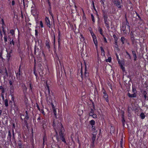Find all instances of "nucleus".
<instances>
[{
	"instance_id": "1",
	"label": "nucleus",
	"mask_w": 148,
	"mask_h": 148,
	"mask_svg": "<svg viewBox=\"0 0 148 148\" xmlns=\"http://www.w3.org/2000/svg\"><path fill=\"white\" fill-rule=\"evenodd\" d=\"M60 125L59 129V130L60 138L62 141L64 143L66 144V142L65 138V134L64 133V130L62 124H59Z\"/></svg>"
},
{
	"instance_id": "2",
	"label": "nucleus",
	"mask_w": 148,
	"mask_h": 148,
	"mask_svg": "<svg viewBox=\"0 0 148 148\" xmlns=\"http://www.w3.org/2000/svg\"><path fill=\"white\" fill-rule=\"evenodd\" d=\"M50 94H48V96L47 97V102L49 103L51 105V106H53L54 105L53 104V103L55 102V101L51 96Z\"/></svg>"
},
{
	"instance_id": "3",
	"label": "nucleus",
	"mask_w": 148,
	"mask_h": 148,
	"mask_svg": "<svg viewBox=\"0 0 148 148\" xmlns=\"http://www.w3.org/2000/svg\"><path fill=\"white\" fill-rule=\"evenodd\" d=\"M112 2L119 8H121V2L119 0H112Z\"/></svg>"
},
{
	"instance_id": "4",
	"label": "nucleus",
	"mask_w": 148,
	"mask_h": 148,
	"mask_svg": "<svg viewBox=\"0 0 148 148\" xmlns=\"http://www.w3.org/2000/svg\"><path fill=\"white\" fill-rule=\"evenodd\" d=\"M97 131L96 132H93L92 134V143L93 145L94 144V142L96 139V135L97 134Z\"/></svg>"
},
{
	"instance_id": "5",
	"label": "nucleus",
	"mask_w": 148,
	"mask_h": 148,
	"mask_svg": "<svg viewBox=\"0 0 148 148\" xmlns=\"http://www.w3.org/2000/svg\"><path fill=\"white\" fill-rule=\"evenodd\" d=\"M103 93L104 94V95H103V98L105 99L106 101L107 102H108L109 101L108 99V96L107 94L106 93L105 90H104V89H103Z\"/></svg>"
},
{
	"instance_id": "6",
	"label": "nucleus",
	"mask_w": 148,
	"mask_h": 148,
	"mask_svg": "<svg viewBox=\"0 0 148 148\" xmlns=\"http://www.w3.org/2000/svg\"><path fill=\"white\" fill-rule=\"evenodd\" d=\"M45 20L46 24H47V26L49 28H50L51 24L50 23V22L49 20V18L47 17H46Z\"/></svg>"
},
{
	"instance_id": "7",
	"label": "nucleus",
	"mask_w": 148,
	"mask_h": 148,
	"mask_svg": "<svg viewBox=\"0 0 148 148\" xmlns=\"http://www.w3.org/2000/svg\"><path fill=\"white\" fill-rule=\"evenodd\" d=\"M11 136L12 134L11 131L10 130H9L8 132V136L7 137V139L8 140H9V141L11 142H12L11 140Z\"/></svg>"
},
{
	"instance_id": "8",
	"label": "nucleus",
	"mask_w": 148,
	"mask_h": 148,
	"mask_svg": "<svg viewBox=\"0 0 148 148\" xmlns=\"http://www.w3.org/2000/svg\"><path fill=\"white\" fill-rule=\"evenodd\" d=\"M104 23L105 24L107 28L108 29H109L110 28L108 20H104Z\"/></svg>"
},
{
	"instance_id": "9",
	"label": "nucleus",
	"mask_w": 148,
	"mask_h": 148,
	"mask_svg": "<svg viewBox=\"0 0 148 148\" xmlns=\"http://www.w3.org/2000/svg\"><path fill=\"white\" fill-rule=\"evenodd\" d=\"M122 30L124 33H125L126 32V25L124 23H123L122 25Z\"/></svg>"
},
{
	"instance_id": "10",
	"label": "nucleus",
	"mask_w": 148,
	"mask_h": 148,
	"mask_svg": "<svg viewBox=\"0 0 148 148\" xmlns=\"http://www.w3.org/2000/svg\"><path fill=\"white\" fill-rule=\"evenodd\" d=\"M32 14L34 16H36L38 15L37 12L36 10H32L31 11Z\"/></svg>"
},
{
	"instance_id": "11",
	"label": "nucleus",
	"mask_w": 148,
	"mask_h": 148,
	"mask_svg": "<svg viewBox=\"0 0 148 148\" xmlns=\"http://www.w3.org/2000/svg\"><path fill=\"white\" fill-rule=\"evenodd\" d=\"M128 96L129 97H136V94L135 93L133 94H131L130 93H128L127 94Z\"/></svg>"
},
{
	"instance_id": "12",
	"label": "nucleus",
	"mask_w": 148,
	"mask_h": 148,
	"mask_svg": "<svg viewBox=\"0 0 148 148\" xmlns=\"http://www.w3.org/2000/svg\"><path fill=\"white\" fill-rule=\"evenodd\" d=\"M52 106V109L53 110V113H54V116H55V117H56L57 116V113H56V109L55 108V107L54 105L53 106Z\"/></svg>"
},
{
	"instance_id": "13",
	"label": "nucleus",
	"mask_w": 148,
	"mask_h": 148,
	"mask_svg": "<svg viewBox=\"0 0 148 148\" xmlns=\"http://www.w3.org/2000/svg\"><path fill=\"white\" fill-rule=\"evenodd\" d=\"M87 70L86 69V66H85V69L84 75L85 77L88 79V76L89 73L88 72H87Z\"/></svg>"
},
{
	"instance_id": "14",
	"label": "nucleus",
	"mask_w": 148,
	"mask_h": 148,
	"mask_svg": "<svg viewBox=\"0 0 148 148\" xmlns=\"http://www.w3.org/2000/svg\"><path fill=\"white\" fill-rule=\"evenodd\" d=\"M132 53L133 56L134 60L136 61V60L137 56L135 51H132Z\"/></svg>"
},
{
	"instance_id": "15",
	"label": "nucleus",
	"mask_w": 148,
	"mask_h": 148,
	"mask_svg": "<svg viewBox=\"0 0 148 148\" xmlns=\"http://www.w3.org/2000/svg\"><path fill=\"white\" fill-rule=\"evenodd\" d=\"M89 123L92 125H95V122L94 120H92L90 121L89 122Z\"/></svg>"
},
{
	"instance_id": "16",
	"label": "nucleus",
	"mask_w": 148,
	"mask_h": 148,
	"mask_svg": "<svg viewBox=\"0 0 148 148\" xmlns=\"http://www.w3.org/2000/svg\"><path fill=\"white\" fill-rule=\"evenodd\" d=\"M126 53L127 54V55L125 57L129 59H131V57L130 54L127 51L126 52Z\"/></svg>"
},
{
	"instance_id": "17",
	"label": "nucleus",
	"mask_w": 148,
	"mask_h": 148,
	"mask_svg": "<svg viewBox=\"0 0 148 148\" xmlns=\"http://www.w3.org/2000/svg\"><path fill=\"white\" fill-rule=\"evenodd\" d=\"M98 29L99 30V32L100 33V34L103 36H104V35L102 33V28L100 27H99L98 28Z\"/></svg>"
},
{
	"instance_id": "18",
	"label": "nucleus",
	"mask_w": 148,
	"mask_h": 148,
	"mask_svg": "<svg viewBox=\"0 0 148 148\" xmlns=\"http://www.w3.org/2000/svg\"><path fill=\"white\" fill-rule=\"evenodd\" d=\"M140 117L142 119H143L145 117V115L143 112H141L140 115Z\"/></svg>"
},
{
	"instance_id": "19",
	"label": "nucleus",
	"mask_w": 148,
	"mask_h": 148,
	"mask_svg": "<svg viewBox=\"0 0 148 148\" xmlns=\"http://www.w3.org/2000/svg\"><path fill=\"white\" fill-rule=\"evenodd\" d=\"M46 46L47 47L48 49H49L50 47L49 45V42L47 41H46L45 42Z\"/></svg>"
},
{
	"instance_id": "20",
	"label": "nucleus",
	"mask_w": 148,
	"mask_h": 148,
	"mask_svg": "<svg viewBox=\"0 0 148 148\" xmlns=\"http://www.w3.org/2000/svg\"><path fill=\"white\" fill-rule=\"evenodd\" d=\"M94 110L92 109H91L90 112L89 113V115L91 116L94 114Z\"/></svg>"
},
{
	"instance_id": "21",
	"label": "nucleus",
	"mask_w": 148,
	"mask_h": 148,
	"mask_svg": "<svg viewBox=\"0 0 148 148\" xmlns=\"http://www.w3.org/2000/svg\"><path fill=\"white\" fill-rule=\"evenodd\" d=\"M10 45H12L13 46L15 45V42L14 41L13 38H12L10 42Z\"/></svg>"
},
{
	"instance_id": "22",
	"label": "nucleus",
	"mask_w": 148,
	"mask_h": 148,
	"mask_svg": "<svg viewBox=\"0 0 148 148\" xmlns=\"http://www.w3.org/2000/svg\"><path fill=\"white\" fill-rule=\"evenodd\" d=\"M94 42L96 46L97 45V40L96 37H95L94 38H93Z\"/></svg>"
},
{
	"instance_id": "23",
	"label": "nucleus",
	"mask_w": 148,
	"mask_h": 148,
	"mask_svg": "<svg viewBox=\"0 0 148 148\" xmlns=\"http://www.w3.org/2000/svg\"><path fill=\"white\" fill-rule=\"evenodd\" d=\"M16 77L17 79L21 80V74H16Z\"/></svg>"
},
{
	"instance_id": "24",
	"label": "nucleus",
	"mask_w": 148,
	"mask_h": 148,
	"mask_svg": "<svg viewBox=\"0 0 148 148\" xmlns=\"http://www.w3.org/2000/svg\"><path fill=\"white\" fill-rule=\"evenodd\" d=\"M11 53V52H10V53H8V55L7 56V59L8 61H9L10 59V57L11 56H10V53Z\"/></svg>"
},
{
	"instance_id": "25",
	"label": "nucleus",
	"mask_w": 148,
	"mask_h": 148,
	"mask_svg": "<svg viewBox=\"0 0 148 148\" xmlns=\"http://www.w3.org/2000/svg\"><path fill=\"white\" fill-rule=\"evenodd\" d=\"M8 100L7 99H5L4 100L5 105L6 107H8Z\"/></svg>"
},
{
	"instance_id": "26",
	"label": "nucleus",
	"mask_w": 148,
	"mask_h": 148,
	"mask_svg": "<svg viewBox=\"0 0 148 148\" xmlns=\"http://www.w3.org/2000/svg\"><path fill=\"white\" fill-rule=\"evenodd\" d=\"M91 131L93 132H96L97 131H96L95 127L94 125L92 126L91 127Z\"/></svg>"
},
{
	"instance_id": "27",
	"label": "nucleus",
	"mask_w": 148,
	"mask_h": 148,
	"mask_svg": "<svg viewBox=\"0 0 148 148\" xmlns=\"http://www.w3.org/2000/svg\"><path fill=\"white\" fill-rule=\"evenodd\" d=\"M121 41L122 42L123 44H124L125 43V39L124 37H122L121 38Z\"/></svg>"
},
{
	"instance_id": "28",
	"label": "nucleus",
	"mask_w": 148,
	"mask_h": 148,
	"mask_svg": "<svg viewBox=\"0 0 148 148\" xmlns=\"http://www.w3.org/2000/svg\"><path fill=\"white\" fill-rule=\"evenodd\" d=\"M0 90H1V93H4L5 88L2 86H0Z\"/></svg>"
},
{
	"instance_id": "29",
	"label": "nucleus",
	"mask_w": 148,
	"mask_h": 148,
	"mask_svg": "<svg viewBox=\"0 0 148 148\" xmlns=\"http://www.w3.org/2000/svg\"><path fill=\"white\" fill-rule=\"evenodd\" d=\"M46 88L47 89V92L48 93V94H50V90L49 89V86L47 84V85Z\"/></svg>"
},
{
	"instance_id": "30",
	"label": "nucleus",
	"mask_w": 148,
	"mask_h": 148,
	"mask_svg": "<svg viewBox=\"0 0 148 148\" xmlns=\"http://www.w3.org/2000/svg\"><path fill=\"white\" fill-rule=\"evenodd\" d=\"M118 63L121 66V64H124V60H121H121L119 61V62H118Z\"/></svg>"
},
{
	"instance_id": "31",
	"label": "nucleus",
	"mask_w": 148,
	"mask_h": 148,
	"mask_svg": "<svg viewBox=\"0 0 148 148\" xmlns=\"http://www.w3.org/2000/svg\"><path fill=\"white\" fill-rule=\"evenodd\" d=\"M25 119H27V120L29 119V118L28 114L27 111H26V114H25Z\"/></svg>"
},
{
	"instance_id": "32",
	"label": "nucleus",
	"mask_w": 148,
	"mask_h": 148,
	"mask_svg": "<svg viewBox=\"0 0 148 148\" xmlns=\"http://www.w3.org/2000/svg\"><path fill=\"white\" fill-rule=\"evenodd\" d=\"M111 58L110 57H108V59H106V62H110L111 61Z\"/></svg>"
},
{
	"instance_id": "33",
	"label": "nucleus",
	"mask_w": 148,
	"mask_h": 148,
	"mask_svg": "<svg viewBox=\"0 0 148 148\" xmlns=\"http://www.w3.org/2000/svg\"><path fill=\"white\" fill-rule=\"evenodd\" d=\"M18 145L20 148H21L22 147V144L20 140L18 141Z\"/></svg>"
},
{
	"instance_id": "34",
	"label": "nucleus",
	"mask_w": 148,
	"mask_h": 148,
	"mask_svg": "<svg viewBox=\"0 0 148 148\" xmlns=\"http://www.w3.org/2000/svg\"><path fill=\"white\" fill-rule=\"evenodd\" d=\"M5 42H6L7 41L8 37L6 35H4L3 38Z\"/></svg>"
},
{
	"instance_id": "35",
	"label": "nucleus",
	"mask_w": 148,
	"mask_h": 148,
	"mask_svg": "<svg viewBox=\"0 0 148 148\" xmlns=\"http://www.w3.org/2000/svg\"><path fill=\"white\" fill-rule=\"evenodd\" d=\"M143 94L144 95V98L145 99H146V98L147 97V96L146 95L147 94V93L145 91H143Z\"/></svg>"
},
{
	"instance_id": "36",
	"label": "nucleus",
	"mask_w": 148,
	"mask_h": 148,
	"mask_svg": "<svg viewBox=\"0 0 148 148\" xmlns=\"http://www.w3.org/2000/svg\"><path fill=\"white\" fill-rule=\"evenodd\" d=\"M91 17L92 21L94 23L95 22V19L94 16L92 14H91Z\"/></svg>"
},
{
	"instance_id": "37",
	"label": "nucleus",
	"mask_w": 148,
	"mask_h": 148,
	"mask_svg": "<svg viewBox=\"0 0 148 148\" xmlns=\"http://www.w3.org/2000/svg\"><path fill=\"white\" fill-rule=\"evenodd\" d=\"M122 123H125V120L124 118V115L123 114L122 116Z\"/></svg>"
},
{
	"instance_id": "38",
	"label": "nucleus",
	"mask_w": 148,
	"mask_h": 148,
	"mask_svg": "<svg viewBox=\"0 0 148 148\" xmlns=\"http://www.w3.org/2000/svg\"><path fill=\"white\" fill-rule=\"evenodd\" d=\"M103 17L104 19V20H108V16L107 14L106 15L103 16Z\"/></svg>"
},
{
	"instance_id": "39",
	"label": "nucleus",
	"mask_w": 148,
	"mask_h": 148,
	"mask_svg": "<svg viewBox=\"0 0 148 148\" xmlns=\"http://www.w3.org/2000/svg\"><path fill=\"white\" fill-rule=\"evenodd\" d=\"M113 37L114 39V40H118V38L115 34H114L113 36Z\"/></svg>"
},
{
	"instance_id": "40",
	"label": "nucleus",
	"mask_w": 148,
	"mask_h": 148,
	"mask_svg": "<svg viewBox=\"0 0 148 148\" xmlns=\"http://www.w3.org/2000/svg\"><path fill=\"white\" fill-rule=\"evenodd\" d=\"M100 49H101V52L102 53H103V55H104L105 52V51H104V50L103 49V47H100Z\"/></svg>"
},
{
	"instance_id": "41",
	"label": "nucleus",
	"mask_w": 148,
	"mask_h": 148,
	"mask_svg": "<svg viewBox=\"0 0 148 148\" xmlns=\"http://www.w3.org/2000/svg\"><path fill=\"white\" fill-rule=\"evenodd\" d=\"M102 16H103L106 15H107V13L104 10H102Z\"/></svg>"
},
{
	"instance_id": "42",
	"label": "nucleus",
	"mask_w": 148,
	"mask_h": 148,
	"mask_svg": "<svg viewBox=\"0 0 148 148\" xmlns=\"http://www.w3.org/2000/svg\"><path fill=\"white\" fill-rule=\"evenodd\" d=\"M123 64H121L120 66L121 69H122L123 71H125V67L123 66Z\"/></svg>"
},
{
	"instance_id": "43",
	"label": "nucleus",
	"mask_w": 148,
	"mask_h": 148,
	"mask_svg": "<svg viewBox=\"0 0 148 148\" xmlns=\"http://www.w3.org/2000/svg\"><path fill=\"white\" fill-rule=\"evenodd\" d=\"M136 14L137 16H138V18H139V20H140L141 21H143V19H141V18L140 17V16L137 13H136Z\"/></svg>"
},
{
	"instance_id": "44",
	"label": "nucleus",
	"mask_w": 148,
	"mask_h": 148,
	"mask_svg": "<svg viewBox=\"0 0 148 148\" xmlns=\"http://www.w3.org/2000/svg\"><path fill=\"white\" fill-rule=\"evenodd\" d=\"M34 55H36V45H35L34 47Z\"/></svg>"
},
{
	"instance_id": "45",
	"label": "nucleus",
	"mask_w": 148,
	"mask_h": 148,
	"mask_svg": "<svg viewBox=\"0 0 148 148\" xmlns=\"http://www.w3.org/2000/svg\"><path fill=\"white\" fill-rule=\"evenodd\" d=\"M91 116H92L94 118H96L97 117V115L95 114H93Z\"/></svg>"
},
{
	"instance_id": "46",
	"label": "nucleus",
	"mask_w": 148,
	"mask_h": 148,
	"mask_svg": "<svg viewBox=\"0 0 148 148\" xmlns=\"http://www.w3.org/2000/svg\"><path fill=\"white\" fill-rule=\"evenodd\" d=\"M10 33L13 35L14 34V31L13 29H11L10 31Z\"/></svg>"
},
{
	"instance_id": "47",
	"label": "nucleus",
	"mask_w": 148,
	"mask_h": 148,
	"mask_svg": "<svg viewBox=\"0 0 148 148\" xmlns=\"http://www.w3.org/2000/svg\"><path fill=\"white\" fill-rule=\"evenodd\" d=\"M132 92L134 93H135L136 92V90L135 88H132Z\"/></svg>"
},
{
	"instance_id": "48",
	"label": "nucleus",
	"mask_w": 148,
	"mask_h": 148,
	"mask_svg": "<svg viewBox=\"0 0 148 148\" xmlns=\"http://www.w3.org/2000/svg\"><path fill=\"white\" fill-rule=\"evenodd\" d=\"M2 28H3V29H2V31H3V32L4 34V35H6V31H5V29H4L3 28V27Z\"/></svg>"
},
{
	"instance_id": "49",
	"label": "nucleus",
	"mask_w": 148,
	"mask_h": 148,
	"mask_svg": "<svg viewBox=\"0 0 148 148\" xmlns=\"http://www.w3.org/2000/svg\"><path fill=\"white\" fill-rule=\"evenodd\" d=\"M129 23L128 21H127V22H126V24H125L126 25H127L128 27L129 28V30H130V26L129 25Z\"/></svg>"
},
{
	"instance_id": "50",
	"label": "nucleus",
	"mask_w": 148,
	"mask_h": 148,
	"mask_svg": "<svg viewBox=\"0 0 148 148\" xmlns=\"http://www.w3.org/2000/svg\"><path fill=\"white\" fill-rule=\"evenodd\" d=\"M40 27L41 28H42L43 27V23H42V21H40Z\"/></svg>"
},
{
	"instance_id": "51",
	"label": "nucleus",
	"mask_w": 148,
	"mask_h": 148,
	"mask_svg": "<svg viewBox=\"0 0 148 148\" xmlns=\"http://www.w3.org/2000/svg\"><path fill=\"white\" fill-rule=\"evenodd\" d=\"M4 93H1V97L2 98V99L3 100H4Z\"/></svg>"
},
{
	"instance_id": "52",
	"label": "nucleus",
	"mask_w": 148,
	"mask_h": 148,
	"mask_svg": "<svg viewBox=\"0 0 148 148\" xmlns=\"http://www.w3.org/2000/svg\"><path fill=\"white\" fill-rule=\"evenodd\" d=\"M60 31L58 32V38L59 40H60Z\"/></svg>"
},
{
	"instance_id": "53",
	"label": "nucleus",
	"mask_w": 148,
	"mask_h": 148,
	"mask_svg": "<svg viewBox=\"0 0 148 148\" xmlns=\"http://www.w3.org/2000/svg\"><path fill=\"white\" fill-rule=\"evenodd\" d=\"M2 53H3V51H1V52H0V58H1L3 59V58L2 57Z\"/></svg>"
},
{
	"instance_id": "54",
	"label": "nucleus",
	"mask_w": 148,
	"mask_h": 148,
	"mask_svg": "<svg viewBox=\"0 0 148 148\" xmlns=\"http://www.w3.org/2000/svg\"><path fill=\"white\" fill-rule=\"evenodd\" d=\"M29 87H30L29 90H31V91L32 92V88L31 84V83H30L29 84Z\"/></svg>"
},
{
	"instance_id": "55",
	"label": "nucleus",
	"mask_w": 148,
	"mask_h": 148,
	"mask_svg": "<svg viewBox=\"0 0 148 148\" xmlns=\"http://www.w3.org/2000/svg\"><path fill=\"white\" fill-rule=\"evenodd\" d=\"M1 22H2V25H5V23H4V20H3V19H1Z\"/></svg>"
},
{
	"instance_id": "56",
	"label": "nucleus",
	"mask_w": 148,
	"mask_h": 148,
	"mask_svg": "<svg viewBox=\"0 0 148 148\" xmlns=\"http://www.w3.org/2000/svg\"><path fill=\"white\" fill-rule=\"evenodd\" d=\"M80 38V41L81 42H83L84 40V37H82V38Z\"/></svg>"
},
{
	"instance_id": "57",
	"label": "nucleus",
	"mask_w": 148,
	"mask_h": 148,
	"mask_svg": "<svg viewBox=\"0 0 148 148\" xmlns=\"http://www.w3.org/2000/svg\"><path fill=\"white\" fill-rule=\"evenodd\" d=\"M38 31L37 29L35 30V35L36 36H38Z\"/></svg>"
},
{
	"instance_id": "58",
	"label": "nucleus",
	"mask_w": 148,
	"mask_h": 148,
	"mask_svg": "<svg viewBox=\"0 0 148 148\" xmlns=\"http://www.w3.org/2000/svg\"><path fill=\"white\" fill-rule=\"evenodd\" d=\"M5 73H6V76L7 77H8V74L7 72V71L6 70V69H5Z\"/></svg>"
},
{
	"instance_id": "59",
	"label": "nucleus",
	"mask_w": 148,
	"mask_h": 148,
	"mask_svg": "<svg viewBox=\"0 0 148 148\" xmlns=\"http://www.w3.org/2000/svg\"><path fill=\"white\" fill-rule=\"evenodd\" d=\"M42 123L43 124V125L46 124V121L45 120H43L42 121Z\"/></svg>"
},
{
	"instance_id": "60",
	"label": "nucleus",
	"mask_w": 148,
	"mask_h": 148,
	"mask_svg": "<svg viewBox=\"0 0 148 148\" xmlns=\"http://www.w3.org/2000/svg\"><path fill=\"white\" fill-rule=\"evenodd\" d=\"M123 138H121L120 141V145H123Z\"/></svg>"
},
{
	"instance_id": "61",
	"label": "nucleus",
	"mask_w": 148,
	"mask_h": 148,
	"mask_svg": "<svg viewBox=\"0 0 148 148\" xmlns=\"http://www.w3.org/2000/svg\"><path fill=\"white\" fill-rule=\"evenodd\" d=\"M103 39H104V42L106 43H107V41L106 38L104 37V36H103Z\"/></svg>"
},
{
	"instance_id": "62",
	"label": "nucleus",
	"mask_w": 148,
	"mask_h": 148,
	"mask_svg": "<svg viewBox=\"0 0 148 148\" xmlns=\"http://www.w3.org/2000/svg\"><path fill=\"white\" fill-rule=\"evenodd\" d=\"M15 4V1L14 0H13L12 1V6H14Z\"/></svg>"
},
{
	"instance_id": "63",
	"label": "nucleus",
	"mask_w": 148,
	"mask_h": 148,
	"mask_svg": "<svg viewBox=\"0 0 148 148\" xmlns=\"http://www.w3.org/2000/svg\"><path fill=\"white\" fill-rule=\"evenodd\" d=\"M36 107L37 108L38 110L39 111H40V109L39 106L37 103H36Z\"/></svg>"
},
{
	"instance_id": "64",
	"label": "nucleus",
	"mask_w": 148,
	"mask_h": 148,
	"mask_svg": "<svg viewBox=\"0 0 148 148\" xmlns=\"http://www.w3.org/2000/svg\"><path fill=\"white\" fill-rule=\"evenodd\" d=\"M49 13H50V15L52 16V18L53 19V13L51 12H49Z\"/></svg>"
}]
</instances>
